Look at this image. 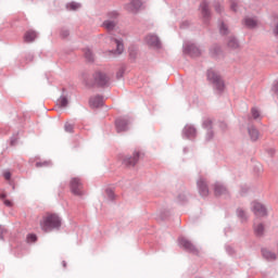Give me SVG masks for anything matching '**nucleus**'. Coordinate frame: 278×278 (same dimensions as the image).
Returning a JSON list of instances; mask_svg holds the SVG:
<instances>
[{"label": "nucleus", "mask_w": 278, "mask_h": 278, "mask_svg": "<svg viewBox=\"0 0 278 278\" xmlns=\"http://www.w3.org/2000/svg\"><path fill=\"white\" fill-rule=\"evenodd\" d=\"M254 231L256 236H263L264 235V225L258 224L257 226L254 227Z\"/></svg>", "instance_id": "23"}, {"label": "nucleus", "mask_w": 278, "mask_h": 278, "mask_svg": "<svg viewBox=\"0 0 278 278\" xmlns=\"http://www.w3.org/2000/svg\"><path fill=\"white\" fill-rule=\"evenodd\" d=\"M146 42L150 47H160V38H157L155 35H148L146 37Z\"/></svg>", "instance_id": "10"}, {"label": "nucleus", "mask_w": 278, "mask_h": 278, "mask_svg": "<svg viewBox=\"0 0 278 278\" xmlns=\"http://www.w3.org/2000/svg\"><path fill=\"white\" fill-rule=\"evenodd\" d=\"M12 177V174L10 172L4 173V179L9 180Z\"/></svg>", "instance_id": "34"}, {"label": "nucleus", "mask_w": 278, "mask_h": 278, "mask_svg": "<svg viewBox=\"0 0 278 278\" xmlns=\"http://www.w3.org/2000/svg\"><path fill=\"white\" fill-rule=\"evenodd\" d=\"M190 55H192L193 58H197V55H201V51L199 50V48L194 47V46H191L189 49H188Z\"/></svg>", "instance_id": "22"}, {"label": "nucleus", "mask_w": 278, "mask_h": 278, "mask_svg": "<svg viewBox=\"0 0 278 278\" xmlns=\"http://www.w3.org/2000/svg\"><path fill=\"white\" fill-rule=\"evenodd\" d=\"M37 166H40V163H37Z\"/></svg>", "instance_id": "40"}, {"label": "nucleus", "mask_w": 278, "mask_h": 278, "mask_svg": "<svg viewBox=\"0 0 278 278\" xmlns=\"http://www.w3.org/2000/svg\"><path fill=\"white\" fill-rule=\"evenodd\" d=\"M85 58L86 60H88L89 62H92V60H94V56L92 55V51L90 49H87L85 51Z\"/></svg>", "instance_id": "27"}, {"label": "nucleus", "mask_w": 278, "mask_h": 278, "mask_svg": "<svg viewBox=\"0 0 278 278\" xmlns=\"http://www.w3.org/2000/svg\"><path fill=\"white\" fill-rule=\"evenodd\" d=\"M94 80H96V84H98V86H105V84L110 81V78L108 77V75L101 72H97L94 74Z\"/></svg>", "instance_id": "7"}, {"label": "nucleus", "mask_w": 278, "mask_h": 278, "mask_svg": "<svg viewBox=\"0 0 278 278\" xmlns=\"http://www.w3.org/2000/svg\"><path fill=\"white\" fill-rule=\"evenodd\" d=\"M228 47H230V49H238V41L236 40V38L231 37L229 39Z\"/></svg>", "instance_id": "25"}, {"label": "nucleus", "mask_w": 278, "mask_h": 278, "mask_svg": "<svg viewBox=\"0 0 278 278\" xmlns=\"http://www.w3.org/2000/svg\"><path fill=\"white\" fill-rule=\"evenodd\" d=\"M81 8V4L77 2H72L67 4V10H79Z\"/></svg>", "instance_id": "26"}, {"label": "nucleus", "mask_w": 278, "mask_h": 278, "mask_svg": "<svg viewBox=\"0 0 278 278\" xmlns=\"http://www.w3.org/2000/svg\"><path fill=\"white\" fill-rule=\"evenodd\" d=\"M65 131H67L68 134H73V129H75V124L67 122L65 123Z\"/></svg>", "instance_id": "24"}, {"label": "nucleus", "mask_w": 278, "mask_h": 278, "mask_svg": "<svg viewBox=\"0 0 278 278\" xmlns=\"http://www.w3.org/2000/svg\"><path fill=\"white\" fill-rule=\"evenodd\" d=\"M62 36H63V38H66V36H68V30H63Z\"/></svg>", "instance_id": "36"}, {"label": "nucleus", "mask_w": 278, "mask_h": 278, "mask_svg": "<svg viewBox=\"0 0 278 278\" xmlns=\"http://www.w3.org/2000/svg\"><path fill=\"white\" fill-rule=\"evenodd\" d=\"M274 25H275V27H274V34H275L276 36H278V18H275V20H274Z\"/></svg>", "instance_id": "32"}, {"label": "nucleus", "mask_w": 278, "mask_h": 278, "mask_svg": "<svg viewBox=\"0 0 278 278\" xmlns=\"http://www.w3.org/2000/svg\"><path fill=\"white\" fill-rule=\"evenodd\" d=\"M207 79L208 81L213 83L214 87L218 90V92H223V90H225V83L223 81V78H220V75L216 73V71L208 70Z\"/></svg>", "instance_id": "2"}, {"label": "nucleus", "mask_w": 278, "mask_h": 278, "mask_svg": "<svg viewBox=\"0 0 278 278\" xmlns=\"http://www.w3.org/2000/svg\"><path fill=\"white\" fill-rule=\"evenodd\" d=\"M1 199H5V195H4V194H2V195H1Z\"/></svg>", "instance_id": "39"}, {"label": "nucleus", "mask_w": 278, "mask_h": 278, "mask_svg": "<svg viewBox=\"0 0 278 278\" xmlns=\"http://www.w3.org/2000/svg\"><path fill=\"white\" fill-rule=\"evenodd\" d=\"M226 193H227V188H225V186L220 184H215V194L217 197H220L222 194H226Z\"/></svg>", "instance_id": "16"}, {"label": "nucleus", "mask_w": 278, "mask_h": 278, "mask_svg": "<svg viewBox=\"0 0 278 278\" xmlns=\"http://www.w3.org/2000/svg\"><path fill=\"white\" fill-rule=\"evenodd\" d=\"M215 10H216V12H220V11L218 10V4L215 5Z\"/></svg>", "instance_id": "37"}, {"label": "nucleus", "mask_w": 278, "mask_h": 278, "mask_svg": "<svg viewBox=\"0 0 278 278\" xmlns=\"http://www.w3.org/2000/svg\"><path fill=\"white\" fill-rule=\"evenodd\" d=\"M251 112L253 118H260V111L257 109L253 108Z\"/></svg>", "instance_id": "31"}, {"label": "nucleus", "mask_w": 278, "mask_h": 278, "mask_svg": "<svg viewBox=\"0 0 278 278\" xmlns=\"http://www.w3.org/2000/svg\"><path fill=\"white\" fill-rule=\"evenodd\" d=\"M185 134H186V136H188V138H192V136H195L197 129H194V127H192V126H187L185 128Z\"/></svg>", "instance_id": "20"}, {"label": "nucleus", "mask_w": 278, "mask_h": 278, "mask_svg": "<svg viewBox=\"0 0 278 278\" xmlns=\"http://www.w3.org/2000/svg\"><path fill=\"white\" fill-rule=\"evenodd\" d=\"M36 38H37V35H36V31H34V30H28L24 35L25 42H34V40H36Z\"/></svg>", "instance_id": "12"}, {"label": "nucleus", "mask_w": 278, "mask_h": 278, "mask_svg": "<svg viewBox=\"0 0 278 278\" xmlns=\"http://www.w3.org/2000/svg\"><path fill=\"white\" fill-rule=\"evenodd\" d=\"M70 188L71 192H73L76 197H81V194H84V185L79 178H72L70 181Z\"/></svg>", "instance_id": "4"}, {"label": "nucleus", "mask_w": 278, "mask_h": 278, "mask_svg": "<svg viewBox=\"0 0 278 278\" xmlns=\"http://www.w3.org/2000/svg\"><path fill=\"white\" fill-rule=\"evenodd\" d=\"M115 125L118 132L127 130V122L124 119H117Z\"/></svg>", "instance_id": "14"}, {"label": "nucleus", "mask_w": 278, "mask_h": 278, "mask_svg": "<svg viewBox=\"0 0 278 278\" xmlns=\"http://www.w3.org/2000/svg\"><path fill=\"white\" fill-rule=\"evenodd\" d=\"M89 104L91 108H101L103 105V98L100 96L93 97L90 99Z\"/></svg>", "instance_id": "11"}, {"label": "nucleus", "mask_w": 278, "mask_h": 278, "mask_svg": "<svg viewBox=\"0 0 278 278\" xmlns=\"http://www.w3.org/2000/svg\"><path fill=\"white\" fill-rule=\"evenodd\" d=\"M28 242H36L38 240V237L34 233L27 236Z\"/></svg>", "instance_id": "30"}, {"label": "nucleus", "mask_w": 278, "mask_h": 278, "mask_svg": "<svg viewBox=\"0 0 278 278\" xmlns=\"http://www.w3.org/2000/svg\"><path fill=\"white\" fill-rule=\"evenodd\" d=\"M59 103L61 105V108H66V105H68V100L64 97L60 98Z\"/></svg>", "instance_id": "29"}, {"label": "nucleus", "mask_w": 278, "mask_h": 278, "mask_svg": "<svg viewBox=\"0 0 278 278\" xmlns=\"http://www.w3.org/2000/svg\"><path fill=\"white\" fill-rule=\"evenodd\" d=\"M243 24L249 29H255V27H260V21H257V18H254V17H245L243 20Z\"/></svg>", "instance_id": "8"}, {"label": "nucleus", "mask_w": 278, "mask_h": 278, "mask_svg": "<svg viewBox=\"0 0 278 278\" xmlns=\"http://www.w3.org/2000/svg\"><path fill=\"white\" fill-rule=\"evenodd\" d=\"M113 42H114V45H116L117 55H121V53H123V51H124L123 42H121V40H118V39H114Z\"/></svg>", "instance_id": "19"}, {"label": "nucleus", "mask_w": 278, "mask_h": 278, "mask_svg": "<svg viewBox=\"0 0 278 278\" xmlns=\"http://www.w3.org/2000/svg\"><path fill=\"white\" fill-rule=\"evenodd\" d=\"M3 204H4L7 207H12V205H14V203H12V201H10V200H4V201H3Z\"/></svg>", "instance_id": "33"}, {"label": "nucleus", "mask_w": 278, "mask_h": 278, "mask_svg": "<svg viewBox=\"0 0 278 278\" xmlns=\"http://www.w3.org/2000/svg\"><path fill=\"white\" fill-rule=\"evenodd\" d=\"M62 264H63V267L66 268V262L63 261Z\"/></svg>", "instance_id": "38"}, {"label": "nucleus", "mask_w": 278, "mask_h": 278, "mask_svg": "<svg viewBox=\"0 0 278 278\" xmlns=\"http://www.w3.org/2000/svg\"><path fill=\"white\" fill-rule=\"evenodd\" d=\"M199 189H200V193L202 194V197H207V185H205V181L200 180L198 182Z\"/></svg>", "instance_id": "18"}, {"label": "nucleus", "mask_w": 278, "mask_h": 278, "mask_svg": "<svg viewBox=\"0 0 278 278\" xmlns=\"http://www.w3.org/2000/svg\"><path fill=\"white\" fill-rule=\"evenodd\" d=\"M238 4L236 3V2H231V4H230V8H231V10L233 11V12H236V7H237Z\"/></svg>", "instance_id": "35"}, {"label": "nucleus", "mask_w": 278, "mask_h": 278, "mask_svg": "<svg viewBox=\"0 0 278 278\" xmlns=\"http://www.w3.org/2000/svg\"><path fill=\"white\" fill-rule=\"evenodd\" d=\"M139 160H140V152L135 151L131 156H124L122 164L129 168V167L136 166Z\"/></svg>", "instance_id": "5"}, {"label": "nucleus", "mask_w": 278, "mask_h": 278, "mask_svg": "<svg viewBox=\"0 0 278 278\" xmlns=\"http://www.w3.org/2000/svg\"><path fill=\"white\" fill-rule=\"evenodd\" d=\"M139 8H142V2L140 0H132L129 4L126 5L128 12H138Z\"/></svg>", "instance_id": "9"}, {"label": "nucleus", "mask_w": 278, "mask_h": 278, "mask_svg": "<svg viewBox=\"0 0 278 278\" xmlns=\"http://www.w3.org/2000/svg\"><path fill=\"white\" fill-rule=\"evenodd\" d=\"M118 18V13L115 11H112L108 14V20L103 22V27L108 31H112L116 28L117 25V20Z\"/></svg>", "instance_id": "3"}, {"label": "nucleus", "mask_w": 278, "mask_h": 278, "mask_svg": "<svg viewBox=\"0 0 278 278\" xmlns=\"http://www.w3.org/2000/svg\"><path fill=\"white\" fill-rule=\"evenodd\" d=\"M262 253L263 257H265V260H268L269 262L277 260V255H275V253H273L270 250H263Z\"/></svg>", "instance_id": "15"}, {"label": "nucleus", "mask_w": 278, "mask_h": 278, "mask_svg": "<svg viewBox=\"0 0 278 278\" xmlns=\"http://www.w3.org/2000/svg\"><path fill=\"white\" fill-rule=\"evenodd\" d=\"M180 244L184 249H187V251H194V245L188 239H181Z\"/></svg>", "instance_id": "17"}, {"label": "nucleus", "mask_w": 278, "mask_h": 278, "mask_svg": "<svg viewBox=\"0 0 278 278\" xmlns=\"http://www.w3.org/2000/svg\"><path fill=\"white\" fill-rule=\"evenodd\" d=\"M219 31H220V34H223L224 36H225L226 34H229V29L227 28V25H225L224 23L220 24V26H219Z\"/></svg>", "instance_id": "28"}, {"label": "nucleus", "mask_w": 278, "mask_h": 278, "mask_svg": "<svg viewBox=\"0 0 278 278\" xmlns=\"http://www.w3.org/2000/svg\"><path fill=\"white\" fill-rule=\"evenodd\" d=\"M201 10H202L203 16H210V5L207 4V2L201 3Z\"/></svg>", "instance_id": "21"}, {"label": "nucleus", "mask_w": 278, "mask_h": 278, "mask_svg": "<svg viewBox=\"0 0 278 278\" xmlns=\"http://www.w3.org/2000/svg\"><path fill=\"white\" fill-rule=\"evenodd\" d=\"M249 136L253 142L260 139V131L255 129V127H250L249 128Z\"/></svg>", "instance_id": "13"}, {"label": "nucleus", "mask_w": 278, "mask_h": 278, "mask_svg": "<svg viewBox=\"0 0 278 278\" xmlns=\"http://www.w3.org/2000/svg\"><path fill=\"white\" fill-rule=\"evenodd\" d=\"M39 227L45 233L53 231V229H60L62 227V218L55 213H47L39 222Z\"/></svg>", "instance_id": "1"}, {"label": "nucleus", "mask_w": 278, "mask_h": 278, "mask_svg": "<svg viewBox=\"0 0 278 278\" xmlns=\"http://www.w3.org/2000/svg\"><path fill=\"white\" fill-rule=\"evenodd\" d=\"M252 210L255 216H266V207H264L260 202H253Z\"/></svg>", "instance_id": "6"}]
</instances>
